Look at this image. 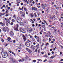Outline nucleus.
I'll use <instances>...</instances> for the list:
<instances>
[{"instance_id":"nucleus-1","label":"nucleus","mask_w":63,"mask_h":63,"mask_svg":"<svg viewBox=\"0 0 63 63\" xmlns=\"http://www.w3.org/2000/svg\"><path fill=\"white\" fill-rule=\"evenodd\" d=\"M21 19L20 17H18L16 19V21L18 23H20V22L21 21Z\"/></svg>"},{"instance_id":"nucleus-2","label":"nucleus","mask_w":63,"mask_h":63,"mask_svg":"<svg viewBox=\"0 0 63 63\" xmlns=\"http://www.w3.org/2000/svg\"><path fill=\"white\" fill-rule=\"evenodd\" d=\"M28 31L29 33H31L33 31V30L31 28H30L28 29Z\"/></svg>"},{"instance_id":"nucleus-3","label":"nucleus","mask_w":63,"mask_h":63,"mask_svg":"<svg viewBox=\"0 0 63 63\" xmlns=\"http://www.w3.org/2000/svg\"><path fill=\"white\" fill-rule=\"evenodd\" d=\"M20 32H21L22 33H25V30H24V29L23 28H21L20 29Z\"/></svg>"},{"instance_id":"nucleus-4","label":"nucleus","mask_w":63,"mask_h":63,"mask_svg":"<svg viewBox=\"0 0 63 63\" xmlns=\"http://www.w3.org/2000/svg\"><path fill=\"white\" fill-rule=\"evenodd\" d=\"M25 45L27 47H29L30 46V43L28 41H27L25 43Z\"/></svg>"},{"instance_id":"nucleus-5","label":"nucleus","mask_w":63,"mask_h":63,"mask_svg":"<svg viewBox=\"0 0 63 63\" xmlns=\"http://www.w3.org/2000/svg\"><path fill=\"white\" fill-rule=\"evenodd\" d=\"M3 30L4 32H6V31H7V32H8V31H9V29L8 28H3Z\"/></svg>"},{"instance_id":"nucleus-6","label":"nucleus","mask_w":63,"mask_h":63,"mask_svg":"<svg viewBox=\"0 0 63 63\" xmlns=\"http://www.w3.org/2000/svg\"><path fill=\"white\" fill-rule=\"evenodd\" d=\"M9 34L11 36H14V32L12 31H11L10 32Z\"/></svg>"},{"instance_id":"nucleus-7","label":"nucleus","mask_w":63,"mask_h":63,"mask_svg":"<svg viewBox=\"0 0 63 63\" xmlns=\"http://www.w3.org/2000/svg\"><path fill=\"white\" fill-rule=\"evenodd\" d=\"M26 49L29 52H30V53H31L32 52V51L31 50H30L28 48H26Z\"/></svg>"},{"instance_id":"nucleus-8","label":"nucleus","mask_w":63,"mask_h":63,"mask_svg":"<svg viewBox=\"0 0 63 63\" xmlns=\"http://www.w3.org/2000/svg\"><path fill=\"white\" fill-rule=\"evenodd\" d=\"M18 61L20 62H23V61H24V59H19L18 60Z\"/></svg>"},{"instance_id":"nucleus-9","label":"nucleus","mask_w":63,"mask_h":63,"mask_svg":"<svg viewBox=\"0 0 63 63\" xmlns=\"http://www.w3.org/2000/svg\"><path fill=\"white\" fill-rule=\"evenodd\" d=\"M18 25H16V29H15V30H16V31H18Z\"/></svg>"},{"instance_id":"nucleus-10","label":"nucleus","mask_w":63,"mask_h":63,"mask_svg":"<svg viewBox=\"0 0 63 63\" xmlns=\"http://www.w3.org/2000/svg\"><path fill=\"white\" fill-rule=\"evenodd\" d=\"M23 38L24 41H25L26 40V38L25 37V36L24 35H23Z\"/></svg>"},{"instance_id":"nucleus-11","label":"nucleus","mask_w":63,"mask_h":63,"mask_svg":"<svg viewBox=\"0 0 63 63\" xmlns=\"http://www.w3.org/2000/svg\"><path fill=\"white\" fill-rule=\"evenodd\" d=\"M0 24H1V26H5V23H3L2 22H0Z\"/></svg>"},{"instance_id":"nucleus-12","label":"nucleus","mask_w":63,"mask_h":63,"mask_svg":"<svg viewBox=\"0 0 63 63\" xmlns=\"http://www.w3.org/2000/svg\"><path fill=\"white\" fill-rule=\"evenodd\" d=\"M31 48L33 49V50L35 49V46H34L33 45H32L31 47Z\"/></svg>"},{"instance_id":"nucleus-13","label":"nucleus","mask_w":63,"mask_h":63,"mask_svg":"<svg viewBox=\"0 0 63 63\" xmlns=\"http://www.w3.org/2000/svg\"><path fill=\"white\" fill-rule=\"evenodd\" d=\"M11 61H12L13 62V63H15L16 62V60L15 59H14V58H13L12 59H11Z\"/></svg>"},{"instance_id":"nucleus-14","label":"nucleus","mask_w":63,"mask_h":63,"mask_svg":"<svg viewBox=\"0 0 63 63\" xmlns=\"http://www.w3.org/2000/svg\"><path fill=\"white\" fill-rule=\"evenodd\" d=\"M6 21L8 22V23H10V20H9V18H6Z\"/></svg>"},{"instance_id":"nucleus-15","label":"nucleus","mask_w":63,"mask_h":63,"mask_svg":"<svg viewBox=\"0 0 63 63\" xmlns=\"http://www.w3.org/2000/svg\"><path fill=\"white\" fill-rule=\"evenodd\" d=\"M30 15L31 16V17H33L34 16V14H30Z\"/></svg>"},{"instance_id":"nucleus-16","label":"nucleus","mask_w":63,"mask_h":63,"mask_svg":"<svg viewBox=\"0 0 63 63\" xmlns=\"http://www.w3.org/2000/svg\"><path fill=\"white\" fill-rule=\"evenodd\" d=\"M55 57V56H52L50 57V59L51 58V59H53V58H54Z\"/></svg>"},{"instance_id":"nucleus-17","label":"nucleus","mask_w":63,"mask_h":63,"mask_svg":"<svg viewBox=\"0 0 63 63\" xmlns=\"http://www.w3.org/2000/svg\"><path fill=\"white\" fill-rule=\"evenodd\" d=\"M13 18L16 19V15H14L13 16Z\"/></svg>"},{"instance_id":"nucleus-18","label":"nucleus","mask_w":63,"mask_h":63,"mask_svg":"<svg viewBox=\"0 0 63 63\" xmlns=\"http://www.w3.org/2000/svg\"><path fill=\"white\" fill-rule=\"evenodd\" d=\"M4 54L5 55H6L7 54V56H8V54L7 53V52H4Z\"/></svg>"},{"instance_id":"nucleus-19","label":"nucleus","mask_w":63,"mask_h":63,"mask_svg":"<svg viewBox=\"0 0 63 63\" xmlns=\"http://www.w3.org/2000/svg\"><path fill=\"white\" fill-rule=\"evenodd\" d=\"M2 48L1 49V48H0V52H3V51H2Z\"/></svg>"},{"instance_id":"nucleus-20","label":"nucleus","mask_w":63,"mask_h":63,"mask_svg":"<svg viewBox=\"0 0 63 63\" xmlns=\"http://www.w3.org/2000/svg\"><path fill=\"white\" fill-rule=\"evenodd\" d=\"M22 15L23 17H25V14H23Z\"/></svg>"},{"instance_id":"nucleus-21","label":"nucleus","mask_w":63,"mask_h":63,"mask_svg":"<svg viewBox=\"0 0 63 63\" xmlns=\"http://www.w3.org/2000/svg\"><path fill=\"white\" fill-rule=\"evenodd\" d=\"M12 21L13 22H15V20L13 19L12 20Z\"/></svg>"},{"instance_id":"nucleus-22","label":"nucleus","mask_w":63,"mask_h":63,"mask_svg":"<svg viewBox=\"0 0 63 63\" xmlns=\"http://www.w3.org/2000/svg\"><path fill=\"white\" fill-rule=\"evenodd\" d=\"M7 10L8 9H7L6 11V14H8V10Z\"/></svg>"},{"instance_id":"nucleus-23","label":"nucleus","mask_w":63,"mask_h":63,"mask_svg":"<svg viewBox=\"0 0 63 63\" xmlns=\"http://www.w3.org/2000/svg\"><path fill=\"white\" fill-rule=\"evenodd\" d=\"M34 11H37V8H35V7H34Z\"/></svg>"},{"instance_id":"nucleus-24","label":"nucleus","mask_w":63,"mask_h":63,"mask_svg":"<svg viewBox=\"0 0 63 63\" xmlns=\"http://www.w3.org/2000/svg\"><path fill=\"white\" fill-rule=\"evenodd\" d=\"M42 27H43L44 29H45L46 28V27L45 26L42 25Z\"/></svg>"},{"instance_id":"nucleus-25","label":"nucleus","mask_w":63,"mask_h":63,"mask_svg":"<svg viewBox=\"0 0 63 63\" xmlns=\"http://www.w3.org/2000/svg\"><path fill=\"white\" fill-rule=\"evenodd\" d=\"M20 24L21 25H23V23L21 22V23Z\"/></svg>"},{"instance_id":"nucleus-26","label":"nucleus","mask_w":63,"mask_h":63,"mask_svg":"<svg viewBox=\"0 0 63 63\" xmlns=\"http://www.w3.org/2000/svg\"><path fill=\"white\" fill-rule=\"evenodd\" d=\"M32 40L33 42H35V39L34 38H32Z\"/></svg>"},{"instance_id":"nucleus-27","label":"nucleus","mask_w":63,"mask_h":63,"mask_svg":"<svg viewBox=\"0 0 63 63\" xmlns=\"http://www.w3.org/2000/svg\"><path fill=\"white\" fill-rule=\"evenodd\" d=\"M33 61L32 62V63H33V62L34 63H35V62H36V61L35 60H33Z\"/></svg>"},{"instance_id":"nucleus-28","label":"nucleus","mask_w":63,"mask_h":63,"mask_svg":"<svg viewBox=\"0 0 63 63\" xmlns=\"http://www.w3.org/2000/svg\"><path fill=\"white\" fill-rule=\"evenodd\" d=\"M20 14H21V15H22V14H23V12H22V11H21L20 12Z\"/></svg>"},{"instance_id":"nucleus-29","label":"nucleus","mask_w":63,"mask_h":63,"mask_svg":"<svg viewBox=\"0 0 63 63\" xmlns=\"http://www.w3.org/2000/svg\"><path fill=\"white\" fill-rule=\"evenodd\" d=\"M13 24H14V23L13 22H12L10 24L11 25H13Z\"/></svg>"},{"instance_id":"nucleus-30","label":"nucleus","mask_w":63,"mask_h":63,"mask_svg":"<svg viewBox=\"0 0 63 63\" xmlns=\"http://www.w3.org/2000/svg\"><path fill=\"white\" fill-rule=\"evenodd\" d=\"M32 10H34V7H32Z\"/></svg>"},{"instance_id":"nucleus-31","label":"nucleus","mask_w":63,"mask_h":63,"mask_svg":"<svg viewBox=\"0 0 63 63\" xmlns=\"http://www.w3.org/2000/svg\"><path fill=\"white\" fill-rule=\"evenodd\" d=\"M34 15L35 16V17H37V15H36V14L35 13H34Z\"/></svg>"},{"instance_id":"nucleus-32","label":"nucleus","mask_w":63,"mask_h":63,"mask_svg":"<svg viewBox=\"0 0 63 63\" xmlns=\"http://www.w3.org/2000/svg\"><path fill=\"white\" fill-rule=\"evenodd\" d=\"M45 37H46V38H47V37L48 38V35H45Z\"/></svg>"},{"instance_id":"nucleus-33","label":"nucleus","mask_w":63,"mask_h":63,"mask_svg":"<svg viewBox=\"0 0 63 63\" xmlns=\"http://www.w3.org/2000/svg\"><path fill=\"white\" fill-rule=\"evenodd\" d=\"M14 29V30H15V29L16 28V26H14L13 27Z\"/></svg>"},{"instance_id":"nucleus-34","label":"nucleus","mask_w":63,"mask_h":63,"mask_svg":"<svg viewBox=\"0 0 63 63\" xmlns=\"http://www.w3.org/2000/svg\"><path fill=\"white\" fill-rule=\"evenodd\" d=\"M47 61V59H46V60H45L43 62H46V61Z\"/></svg>"},{"instance_id":"nucleus-35","label":"nucleus","mask_w":63,"mask_h":63,"mask_svg":"<svg viewBox=\"0 0 63 63\" xmlns=\"http://www.w3.org/2000/svg\"><path fill=\"white\" fill-rule=\"evenodd\" d=\"M24 10L25 11H27V9L26 8H24Z\"/></svg>"},{"instance_id":"nucleus-36","label":"nucleus","mask_w":63,"mask_h":63,"mask_svg":"<svg viewBox=\"0 0 63 63\" xmlns=\"http://www.w3.org/2000/svg\"><path fill=\"white\" fill-rule=\"evenodd\" d=\"M49 42H50V41H51V39L50 38H49Z\"/></svg>"},{"instance_id":"nucleus-37","label":"nucleus","mask_w":63,"mask_h":63,"mask_svg":"<svg viewBox=\"0 0 63 63\" xmlns=\"http://www.w3.org/2000/svg\"><path fill=\"white\" fill-rule=\"evenodd\" d=\"M51 47L52 48H53V45H51Z\"/></svg>"},{"instance_id":"nucleus-38","label":"nucleus","mask_w":63,"mask_h":63,"mask_svg":"<svg viewBox=\"0 0 63 63\" xmlns=\"http://www.w3.org/2000/svg\"><path fill=\"white\" fill-rule=\"evenodd\" d=\"M44 6L45 7H47V5L46 4H44Z\"/></svg>"},{"instance_id":"nucleus-39","label":"nucleus","mask_w":63,"mask_h":63,"mask_svg":"<svg viewBox=\"0 0 63 63\" xmlns=\"http://www.w3.org/2000/svg\"><path fill=\"white\" fill-rule=\"evenodd\" d=\"M50 17L51 19H53V18L52 17L50 16Z\"/></svg>"},{"instance_id":"nucleus-40","label":"nucleus","mask_w":63,"mask_h":63,"mask_svg":"<svg viewBox=\"0 0 63 63\" xmlns=\"http://www.w3.org/2000/svg\"><path fill=\"white\" fill-rule=\"evenodd\" d=\"M38 27H40V26H41V25L40 24H39L38 25Z\"/></svg>"},{"instance_id":"nucleus-41","label":"nucleus","mask_w":63,"mask_h":63,"mask_svg":"<svg viewBox=\"0 0 63 63\" xmlns=\"http://www.w3.org/2000/svg\"><path fill=\"white\" fill-rule=\"evenodd\" d=\"M47 45H48V43H47V44L46 45V46H47Z\"/></svg>"},{"instance_id":"nucleus-42","label":"nucleus","mask_w":63,"mask_h":63,"mask_svg":"<svg viewBox=\"0 0 63 63\" xmlns=\"http://www.w3.org/2000/svg\"><path fill=\"white\" fill-rule=\"evenodd\" d=\"M2 16V13H1L0 14V16Z\"/></svg>"},{"instance_id":"nucleus-43","label":"nucleus","mask_w":63,"mask_h":63,"mask_svg":"<svg viewBox=\"0 0 63 63\" xmlns=\"http://www.w3.org/2000/svg\"><path fill=\"white\" fill-rule=\"evenodd\" d=\"M13 43H16V40H14L13 41Z\"/></svg>"},{"instance_id":"nucleus-44","label":"nucleus","mask_w":63,"mask_h":63,"mask_svg":"<svg viewBox=\"0 0 63 63\" xmlns=\"http://www.w3.org/2000/svg\"><path fill=\"white\" fill-rule=\"evenodd\" d=\"M6 16H9V14H7L5 15Z\"/></svg>"},{"instance_id":"nucleus-45","label":"nucleus","mask_w":63,"mask_h":63,"mask_svg":"<svg viewBox=\"0 0 63 63\" xmlns=\"http://www.w3.org/2000/svg\"><path fill=\"white\" fill-rule=\"evenodd\" d=\"M38 61H42V60H41V59H39L38 60Z\"/></svg>"},{"instance_id":"nucleus-46","label":"nucleus","mask_w":63,"mask_h":63,"mask_svg":"<svg viewBox=\"0 0 63 63\" xmlns=\"http://www.w3.org/2000/svg\"><path fill=\"white\" fill-rule=\"evenodd\" d=\"M5 14V13H3L2 14V16H4Z\"/></svg>"},{"instance_id":"nucleus-47","label":"nucleus","mask_w":63,"mask_h":63,"mask_svg":"<svg viewBox=\"0 0 63 63\" xmlns=\"http://www.w3.org/2000/svg\"><path fill=\"white\" fill-rule=\"evenodd\" d=\"M35 51L36 52H37L38 51V50L37 49H36L35 50Z\"/></svg>"},{"instance_id":"nucleus-48","label":"nucleus","mask_w":63,"mask_h":63,"mask_svg":"<svg viewBox=\"0 0 63 63\" xmlns=\"http://www.w3.org/2000/svg\"><path fill=\"white\" fill-rule=\"evenodd\" d=\"M21 6H22V5H23V4L22 3H21Z\"/></svg>"},{"instance_id":"nucleus-49","label":"nucleus","mask_w":63,"mask_h":63,"mask_svg":"<svg viewBox=\"0 0 63 63\" xmlns=\"http://www.w3.org/2000/svg\"><path fill=\"white\" fill-rule=\"evenodd\" d=\"M6 25H7V26H8V23H6Z\"/></svg>"},{"instance_id":"nucleus-50","label":"nucleus","mask_w":63,"mask_h":63,"mask_svg":"<svg viewBox=\"0 0 63 63\" xmlns=\"http://www.w3.org/2000/svg\"><path fill=\"white\" fill-rule=\"evenodd\" d=\"M39 33L41 35H42V32H40Z\"/></svg>"},{"instance_id":"nucleus-51","label":"nucleus","mask_w":63,"mask_h":63,"mask_svg":"<svg viewBox=\"0 0 63 63\" xmlns=\"http://www.w3.org/2000/svg\"><path fill=\"white\" fill-rule=\"evenodd\" d=\"M44 57H47V56L46 55H45V56H44Z\"/></svg>"},{"instance_id":"nucleus-52","label":"nucleus","mask_w":63,"mask_h":63,"mask_svg":"<svg viewBox=\"0 0 63 63\" xmlns=\"http://www.w3.org/2000/svg\"><path fill=\"white\" fill-rule=\"evenodd\" d=\"M16 4L17 5V6H19V4H18V3H17Z\"/></svg>"},{"instance_id":"nucleus-53","label":"nucleus","mask_w":63,"mask_h":63,"mask_svg":"<svg viewBox=\"0 0 63 63\" xmlns=\"http://www.w3.org/2000/svg\"><path fill=\"white\" fill-rule=\"evenodd\" d=\"M8 40H11V39L10 38V37H9L8 38Z\"/></svg>"},{"instance_id":"nucleus-54","label":"nucleus","mask_w":63,"mask_h":63,"mask_svg":"<svg viewBox=\"0 0 63 63\" xmlns=\"http://www.w3.org/2000/svg\"><path fill=\"white\" fill-rule=\"evenodd\" d=\"M9 52H10V53H12V51H11V50H10L9 51Z\"/></svg>"},{"instance_id":"nucleus-55","label":"nucleus","mask_w":63,"mask_h":63,"mask_svg":"<svg viewBox=\"0 0 63 63\" xmlns=\"http://www.w3.org/2000/svg\"><path fill=\"white\" fill-rule=\"evenodd\" d=\"M7 8L8 9H10V8H11V7H8Z\"/></svg>"},{"instance_id":"nucleus-56","label":"nucleus","mask_w":63,"mask_h":63,"mask_svg":"<svg viewBox=\"0 0 63 63\" xmlns=\"http://www.w3.org/2000/svg\"><path fill=\"white\" fill-rule=\"evenodd\" d=\"M32 23H34V22L33 21H32Z\"/></svg>"},{"instance_id":"nucleus-57","label":"nucleus","mask_w":63,"mask_h":63,"mask_svg":"<svg viewBox=\"0 0 63 63\" xmlns=\"http://www.w3.org/2000/svg\"><path fill=\"white\" fill-rule=\"evenodd\" d=\"M1 41H2V42H4V40L3 39H2Z\"/></svg>"},{"instance_id":"nucleus-58","label":"nucleus","mask_w":63,"mask_h":63,"mask_svg":"<svg viewBox=\"0 0 63 63\" xmlns=\"http://www.w3.org/2000/svg\"><path fill=\"white\" fill-rule=\"evenodd\" d=\"M9 20H11V19H12V18H11V17H10L9 18Z\"/></svg>"},{"instance_id":"nucleus-59","label":"nucleus","mask_w":63,"mask_h":63,"mask_svg":"<svg viewBox=\"0 0 63 63\" xmlns=\"http://www.w3.org/2000/svg\"><path fill=\"white\" fill-rule=\"evenodd\" d=\"M2 7H3L4 8L5 7V5L4 4L2 6Z\"/></svg>"},{"instance_id":"nucleus-60","label":"nucleus","mask_w":63,"mask_h":63,"mask_svg":"<svg viewBox=\"0 0 63 63\" xmlns=\"http://www.w3.org/2000/svg\"><path fill=\"white\" fill-rule=\"evenodd\" d=\"M10 11H13V9L11 8L10 9Z\"/></svg>"},{"instance_id":"nucleus-61","label":"nucleus","mask_w":63,"mask_h":63,"mask_svg":"<svg viewBox=\"0 0 63 63\" xmlns=\"http://www.w3.org/2000/svg\"><path fill=\"white\" fill-rule=\"evenodd\" d=\"M5 46H8V44H7L6 43L5 44Z\"/></svg>"},{"instance_id":"nucleus-62","label":"nucleus","mask_w":63,"mask_h":63,"mask_svg":"<svg viewBox=\"0 0 63 63\" xmlns=\"http://www.w3.org/2000/svg\"><path fill=\"white\" fill-rule=\"evenodd\" d=\"M61 47L63 49V47L61 45Z\"/></svg>"},{"instance_id":"nucleus-63","label":"nucleus","mask_w":63,"mask_h":63,"mask_svg":"<svg viewBox=\"0 0 63 63\" xmlns=\"http://www.w3.org/2000/svg\"><path fill=\"white\" fill-rule=\"evenodd\" d=\"M34 38H37V36L35 35L34 36Z\"/></svg>"},{"instance_id":"nucleus-64","label":"nucleus","mask_w":63,"mask_h":63,"mask_svg":"<svg viewBox=\"0 0 63 63\" xmlns=\"http://www.w3.org/2000/svg\"><path fill=\"white\" fill-rule=\"evenodd\" d=\"M25 36H26V37H28V35H27V34H25Z\"/></svg>"}]
</instances>
